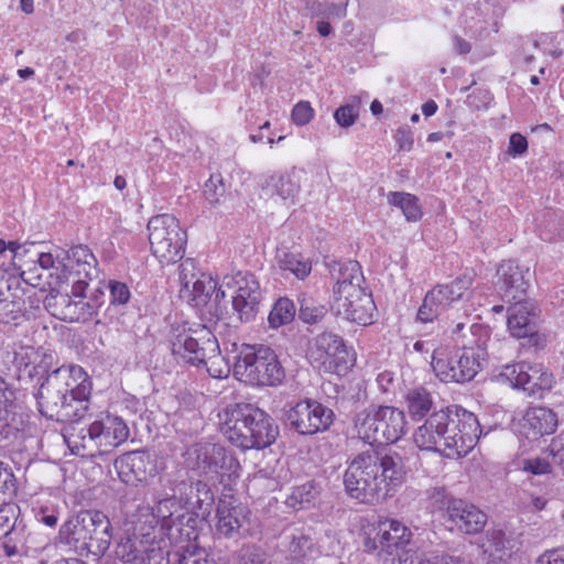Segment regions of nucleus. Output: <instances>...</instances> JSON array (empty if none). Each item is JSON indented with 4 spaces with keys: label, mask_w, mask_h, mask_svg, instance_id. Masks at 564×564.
<instances>
[{
    "label": "nucleus",
    "mask_w": 564,
    "mask_h": 564,
    "mask_svg": "<svg viewBox=\"0 0 564 564\" xmlns=\"http://www.w3.org/2000/svg\"><path fill=\"white\" fill-rule=\"evenodd\" d=\"M404 478V463L400 454L389 452L381 455L369 448L347 463L344 487L350 498L373 503L400 487Z\"/></svg>",
    "instance_id": "obj_1"
},
{
    "label": "nucleus",
    "mask_w": 564,
    "mask_h": 564,
    "mask_svg": "<svg viewBox=\"0 0 564 564\" xmlns=\"http://www.w3.org/2000/svg\"><path fill=\"white\" fill-rule=\"evenodd\" d=\"M480 427L476 415L466 410L433 411L420 425L413 441L422 451L436 452L448 458L466 456L479 440Z\"/></svg>",
    "instance_id": "obj_2"
},
{
    "label": "nucleus",
    "mask_w": 564,
    "mask_h": 564,
    "mask_svg": "<svg viewBox=\"0 0 564 564\" xmlns=\"http://www.w3.org/2000/svg\"><path fill=\"white\" fill-rule=\"evenodd\" d=\"M83 377L82 369L59 367L52 371L41 384L36 394L43 415L58 422L77 421L84 417L88 406L90 383Z\"/></svg>",
    "instance_id": "obj_3"
},
{
    "label": "nucleus",
    "mask_w": 564,
    "mask_h": 564,
    "mask_svg": "<svg viewBox=\"0 0 564 564\" xmlns=\"http://www.w3.org/2000/svg\"><path fill=\"white\" fill-rule=\"evenodd\" d=\"M219 426L227 440L242 448H264L279 435L272 417L251 403H236L218 413Z\"/></svg>",
    "instance_id": "obj_4"
},
{
    "label": "nucleus",
    "mask_w": 564,
    "mask_h": 564,
    "mask_svg": "<svg viewBox=\"0 0 564 564\" xmlns=\"http://www.w3.org/2000/svg\"><path fill=\"white\" fill-rule=\"evenodd\" d=\"M468 332L471 338L463 339L462 347L453 354H448L445 349H433L431 365L441 381L467 382L480 370L488 355L489 329L480 324H471Z\"/></svg>",
    "instance_id": "obj_5"
},
{
    "label": "nucleus",
    "mask_w": 564,
    "mask_h": 564,
    "mask_svg": "<svg viewBox=\"0 0 564 564\" xmlns=\"http://www.w3.org/2000/svg\"><path fill=\"white\" fill-rule=\"evenodd\" d=\"M172 352L184 362L205 368L213 378H226L230 372L216 336L205 325L180 330L172 340Z\"/></svg>",
    "instance_id": "obj_6"
},
{
    "label": "nucleus",
    "mask_w": 564,
    "mask_h": 564,
    "mask_svg": "<svg viewBox=\"0 0 564 564\" xmlns=\"http://www.w3.org/2000/svg\"><path fill=\"white\" fill-rule=\"evenodd\" d=\"M58 540L78 555H100L110 545L111 523L101 511L84 510L63 523Z\"/></svg>",
    "instance_id": "obj_7"
},
{
    "label": "nucleus",
    "mask_w": 564,
    "mask_h": 564,
    "mask_svg": "<svg viewBox=\"0 0 564 564\" xmlns=\"http://www.w3.org/2000/svg\"><path fill=\"white\" fill-rule=\"evenodd\" d=\"M365 278L357 261H347L339 269L332 308L345 319L368 325L376 310L371 294L364 286Z\"/></svg>",
    "instance_id": "obj_8"
},
{
    "label": "nucleus",
    "mask_w": 564,
    "mask_h": 564,
    "mask_svg": "<svg viewBox=\"0 0 564 564\" xmlns=\"http://www.w3.org/2000/svg\"><path fill=\"white\" fill-rule=\"evenodd\" d=\"M234 373L250 386H278L285 372L276 354L268 346L243 345L236 357Z\"/></svg>",
    "instance_id": "obj_9"
},
{
    "label": "nucleus",
    "mask_w": 564,
    "mask_h": 564,
    "mask_svg": "<svg viewBox=\"0 0 564 564\" xmlns=\"http://www.w3.org/2000/svg\"><path fill=\"white\" fill-rule=\"evenodd\" d=\"M404 413L388 405H371L359 412L355 420V427L359 438L368 444L394 443L405 432Z\"/></svg>",
    "instance_id": "obj_10"
},
{
    "label": "nucleus",
    "mask_w": 564,
    "mask_h": 564,
    "mask_svg": "<svg viewBox=\"0 0 564 564\" xmlns=\"http://www.w3.org/2000/svg\"><path fill=\"white\" fill-rule=\"evenodd\" d=\"M185 463L188 468L206 476L212 481L225 482L239 476L240 464L223 445L199 442L187 448Z\"/></svg>",
    "instance_id": "obj_11"
},
{
    "label": "nucleus",
    "mask_w": 564,
    "mask_h": 564,
    "mask_svg": "<svg viewBox=\"0 0 564 564\" xmlns=\"http://www.w3.org/2000/svg\"><path fill=\"white\" fill-rule=\"evenodd\" d=\"M149 241L153 256L162 263H174L185 253L186 231L169 214L152 217L148 223Z\"/></svg>",
    "instance_id": "obj_12"
},
{
    "label": "nucleus",
    "mask_w": 564,
    "mask_h": 564,
    "mask_svg": "<svg viewBox=\"0 0 564 564\" xmlns=\"http://www.w3.org/2000/svg\"><path fill=\"white\" fill-rule=\"evenodd\" d=\"M474 274L464 273L449 283L437 284L429 291L417 311V319L422 323L433 322L455 302L469 299V289Z\"/></svg>",
    "instance_id": "obj_13"
},
{
    "label": "nucleus",
    "mask_w": 564,
    "mask_h": 564,
    "mask_svg": "<svg viewBox=\"0 0 564 564\" xmlns=\"http://www.w3.org/2000/svg\"><path fill=\"white\" fill-rule=\"evenodd\" d=\"M180 297L192 306L199 307L207 304L215 293L216 300L226 296L225 291L217 290V282L204 272H200L193 259H185L178 267Z\"/></svg>",
    "instance_id": "obj_14"
},
{
    "label": "nucleus",
    "mask_w": 564,
    "mask_h": 564,
    "mask_svg": "<svg viewBox=\"0 0 564 564\" xmlns=\"http://www.w3.org/2000/svg\"><path fill=\"white\" fill-rule=\"evenodd\" d=\"M500 376L513 388H521L533 397H542L554 383L553 375L543 365L527 361L503 366Z\"/></svg>",
    "instance_id": "obj_15"
},
{
    "label": "nucleus",
    "mask_w": 564,
    "mask_h": 564,
    "mask_svg": "<svg viewBox=\"0 0 564 564\" xmlns=\"http://www.w3.org/2000/svg\"><path fill=\"white\" fill-rule=\"evenodd\" d=\"M227 286L234 289L232 308L242 323L256 318L261 300L260 284L254 274L237 272L225 278Z\"/></svg>",
    "instance_id": "obj_16"
},
{
    "label": "nucleus",
    "mask_w": 564,
    "mask_h": 564,
    "mask_svg": "<svg viewBox=\"0 0 564 564\" xmlns=\"http://www.w3.org/2000/svg\"><path fill=\"white\" fill-rule=\"evenodd\" d=\"M311 357L325 372L343 375L349 368L347 347L343 338L333 333H322L314 339Z\"/></svg>",
    "instance_id": "obj_17"
},
{
    "label": "nucleus",
    "mask_w": 564,
    "mask_h": 564,
    "mask_svg": "<svg viewBox=\"0 0 564 564\" xmlns=\"http://www.w3.org/2000/svg\"><path fill=\"white\" fill-rule=\"evenodd\" d=\"M333 411L315 400L297 402L286 413V421L300 434L325 431L333 422Z\"/></svg>",
    "instance_id": "obj_18"
},
{
    "label": "nucleus",
    "mask_w": 564,
    "mask_h": 564,
    "mask_svg": "<svg viewBox=\"0 0 564 564\" xmlns=\"http://www.w3.org/2000/svg\"><path fill=\"white\" fill-rule=\"evenodd\" d=\"M376 534L365 541V547L368 551H381L389 555L402 550L411 541L412 533L408 527L394 519H384L379 521L375 528Z\"/></svg>",
    "instance_id": "obj_19"
},
{
    "label": "nucleus",
    "mask_w": 564,
    "mask_h": 564,
    "mask_svg": "<svg viewBox=\"0 0 564 564\" xmlns=\"http://www.w3.org/2000/svg\"><path fill=\"white\" fill-rule=\"evenodd\" d=\"M32 249H36L35 243H31ZM36 258L33 262L39 263L40 268L47 271L46 280L51 293H62L69 283L74 271L68 270L64 258L65 250L58 247L51 248L48 251L31 250Z\"/></svg>",
    "instance_id": "obj_20"
},
{
    "label": "nucleus",
    "mask_w": 564,
    "mask_h": 564,
    "mask_svg": "<svg viewBox=\"0 0 564 564\" xmlns=\"http://www.w3.org/2000/svg\"><path fill=\"white\" fill-rule=\"evenodd\" d=\"M115 468L122 482L135 486L156 474L151 455L144 451L128 452L115 460Z\"/></svg>",
    "instance_id": "obj_21"
},
{
    "label": "nucleus",
    "mask_w": 564,
    "mask_h": 564,
    "mask_svg": "<svg viewBox=\"0 0 564 564\" xmlns=\"http://www.w3.org/2000/svg\"><path fill=\"white\" fill-rule=\"evenodd\" d=\"M445 521L451 523V530L464 534H477L487 523V514L473 503L457 499L449 506Z\"/></svg>",
    "instance_id": "obj_22"
},
{
    "label": "nucleus",
    "mask_w": 564,
    "mask_h": 564,
    "mask_svg": "<svg viewBox=\"0 0 564 564\" xmlns=\"http://www.w3.org/2000/svg\"><path fill=\"white\" fill-rule=\"evenodd\" d=\"M499 289L508 300L522 301L530 285L531 272L514 261H503L497 269Z\"/></svg>",
    "instance_id": "obj_23"
},
{
    "label": "nucleus",
    "mask_w": 564,
    "mask_h": 564,
    "mask_svg": "<svg viewBox=\"0 0 564 564\" xmlns=\"http://www.w3.org/2000/svg\"><path fill=\"white\" fill-rule=\"evenodd\" d=\"M90 424L99 446V455L107 454L124 443L130 434L126 422L118 416L106 415Z\"/></svg>",
    "instance_id": "obj_24"
},
{
    "label": "nucleus",
    "mask_w": 564,
    "mask_h": 564,
    "mask_svg": "<svg viewBox=\"0 0 564 564\" xmlns=\"http://www.w3.org/2000/svg\"><path fill=\"white\" fill-rule=\"evenodd\" d=\"M558 425L557 414L545 406L530 408L522 420V433L527 438L538 440L553 434Z\"/></svg>",
    "instance_id": "obj_25"
},
{
    "label": "nucleus",
    "mask_w": 564,
    "mask_h": 564,
    "mask_svg": "<svg viewBox=\"0 0 564 564\" xmlns=\"http://www.w3.org/2000/svg\"><path fill=\"white\" fill-rule=\"evenodd\" d=\"M246 520L243 506L221 500L217 507L216 533L225 538H236Z\"/></svg>",
    "instance_id": "obj_26"
},
{
    "label": "nucleus",
    "mask_w": 564,
    "mask_h": 564,
    "mask_svg": "<svg viewBox=\"0 0 564 564\" xmlns=\"http://www.w3.org/2000/svg\"><path fill=\"white\" fill-rule=\"evenodd\" d=\"M70 452L80 457H95L99 455V446L94 436L91 424L88 426L73 425L64 436Z\"/></svg>",
    "instance_id": "obj_27"
},
{
    "label": "nucleus",
    "mask_w": 564,
    "mask_h": 564,
    "mask_svg": "<svg viewBox=\"0 0 564 564\" xmlns=\"http://www.w3.org/2000/svg\"><path fill=\"white\" fill-rule=\"evenodd\" d=\"M508 328L517 338H524L535 334L532 305L528 302L517 301L508 311Z\"/></svg>",
    "instance_id": "obj_28"
},
{
    "label": "nucleus",
    "mask_w": 564,
    "mask_h": 564,
    "mask_svg": "<svg viewBox=\"0 0 564 564\" xmlns=\"http://www.w3.org/2000/svg\"><path fill=\"white\" fill-rule=\"evenodd\" d=\"M64 258L68 270L74 271V274H83L85 278H90L96 269L97 260L87 246L79 245L65 250Z\"/></svg>",
    "instance_id": "obj_29"
},
{
    "label": "nucleus",
    "mask_w": 564,
    "mask_h": 564,
    "mask_svg": "<svg viewBox=\"0 0 564 564\" xmlns=\"http://www.w3.org/2000/svg\"><path fill=\"white\" fill-rule=\"evenodd\" d=\"M64 307L62 308V319L69 323L87 322L97 313L98 305L95 302L84 301L83 299L72 300L66 293L62 296Z\"/></svg>",
    "instance_id": "obj_30"
},
{
    "label": "nucleus",
    "mask_w": 564,
    "mask_h": 564,
    "mask_svg": "<svg viewBox=\"0 0 564 564\" xmlns=\"http://www.w3.org/2000/svg\"><path fill=\"white\" fill-rule=\"evenodd\" d=\"M348 2H328L319 0H305V10L311 18L321 20H341L347 15Z\"/></svg>",
    "instance_id": "obj_31"
},
{
    "label": "nucleus",
    "mask_w": 564,
    "mask_h": 564,
    "mask_svg": "<svg viewBox=\"0 0 564 564\" xmlns=\"http://www.w3.org/2000/svg\"><path fill=\"white\" fill-rule=\"evenodd\" d=\"M405 401L408 413L413 420L423 419L434 409L433 398L424 388L410 390L406 394Z\"/></svg>",
    "instance_id": "obj_32"
},
{
    "label": "nucleus",
    "mask_w": 564,
    "mask_h": 564,
    "mask_svg": "<svg viewBox=\"0 0 564 564\" xmlns=\"http://www.w3.org/2000/svg\"><path fill=\"white\" fill-rule=\"evenodd\" d=\"M388 203L400 208L408 221H416L422 216L421 206L416 196L404 192H390Z\"/></svg>",
    "instance_id": "obj_33"
},
{
    "label": "nucleus",
    "mask_w": 564,
    "mask_h": 564,
    "mask_svg": "<svg viewBox=\"0 0 564 564\" xmlns=\"http://www.w3.org/2000/svg\"><path fill=\"white\" fill-rule=\"evenodd\" d=\"M279 268L283 271H290L297 279H305L312 271V263L301 253L281 252L276 257Z\"/></svg>",
    "instance_id": "obj_34"
},
{
    "label": "nucleus",
    "mask_w": 564,
    "mask_h": 564,
    "mask_svg": "<svg viewBox=\"0 0 564 564\" xmlns=\"http://www.w3.org/2000/svg\"><path fill=\"white\" fill-rule=\"evenodd\" d=\"M296 313L295 304L288 297L279 299L272 306L268 322L271 328H279L291 323Z\"/></svg>",
    "instance_id": "obj_35"
},
{
    "label": "nucleus",
    "mask_w": 564,
    "mask_h": 564,
    "mask_svg": "<svg viewBox=\"0 0 564 564\" xmlns=\"http://www.w3.org/2000/svg\"><path fill=\"white\" fill-rule=\"evenodd\" d=\"M273 188L274 194L284 200H294L300 192V184L290 173L272 175L267 182Z\"/></svg>",
    "instance_id": "obj_36"
},
{
    "label": "nucleus",
    "mask_w": 564,
    "mask_h": 564,
    "mask_svg": "<svg viewBox=\"0 0 564 564\" xmlns=\"http://www.w3.org/2000/svg\"><path fill=\"white\" fill-rule=\"evenodd\" d=\"M317 497V490L313 482H305L295 487L292 494L288 497L286 503L292 508L305 509L308 508Z\"/></svg>",
    "instance_id": "obj_37"
},
{
    "label": "nucleus",
    "mask_w": 564,
    "mask_h": 564,
    "mask_svg": "<svg viewBox=\"0 0 564 564\" xmlns=\"http://www.w3.org/2000/svg\"><path fill=\"white\" fill-rule=\"evenodd\" d=\"M180 503L174 492L172 497L159 501L154 508V516L161 520L163 528L170 529L175 524L174 514L180 509Z\"/></svg>",
    "instance_id": "obj_38"
},
{
    "label": "nucleus",
    "mask_w": 564,
    "mask_h": 564,
    "mask_svg": "<svg viewBox=\"0 0 564 564\" xmlns=\"http://www.w3.org/2000/svg\"><path fill=\"white\" fill-rule=\"evenodd\" d=\"M427 499L433 511L444 512V519L448 514L449 506L458 498L448 495L443 487H433L427 490Z\"/></svg>",
    "instance_id": "obj_39"
},
{
    "label": "nucleus",
    "mask_w": 564,
    "mask_h": 564,
    "mask_svg": "<svg viewBox=\"0 0 564 564\" xmlns=\"http://www.w3.org/2000/svg\"><path fill=\"white\" fill-rule=\"evenodd\" d=\"M20 509L15 503L0 506V539L9 536L15 528Z\"/></svg>",
    "instance_id": "obj_40"
},
{
    "label": "nucleus",
    "mask_w": 564,
    "mask_h": 564,
    "mask_svg": "<svg viewBox=\"0 0 564 564\" xmlns=\"http://www.w3.org/2000/svg\"><path fill=\"white\" fill-rule=\"evenodd\" d=\"M324 305H316L312 299L303 297L300 300V318L306 324L319 322L326 314Z\"/></svg>",
    "instance_id": "obj_41"
},
{
    "label": "nucleus",
    "mask_w": 564,
    "mask_h": 564,
    "mask_svg": "<svg viewBox=\"0 0 564 564\" xmlns=\"http://www.w3.org/2000/svg\"><path fill=\"white\" fill-rule=\"evenodd\" d=\"M196 480L184 479L178 481L173 488V492L177 497L178 501L183 503L187 509L192 511L196 510V505L193 503L196 500L195 489Z\"/></svg>",
    "instance_id": "obj_42"
},
{
    "label": "nucleus",
    "mask_w": 564,
    "mask_h": 564,
    "mask_svg": "<svg viewBox=\"0 0 564 564\" xmlns=\"http://www.w3.org/2000/svg\"><path fill=\"white\" fill-rule=\"evenodd\" d=\"M540 237L543 240H554L564 237V216L550 215V218L540 226Z\"/></svg>",
    "instance_id": "obj_43"
},
{
    "label": "nucleus",
    "mask_w": 564,
    "mask_h": 564,
    "mask_svg": "<svg viewBox=\"0 0 564 564\" xmlns=\"http://www.w3.org/2000/svg\"><path fill=\"white\" fill-rule=\"evenodd\" d=\"M280 485V481L265 469L257 471L249 480V488L254 491L271 492Z\"/></svg>",
    "instance_id": "obj_44"
},
{
    "label": "nucleus",
    "mask_w": 564,
    "mask_h": 564,
    "mask_svg": "<svg viewBox=\"0 0 564 564\" xmlns=\"http://www.w3.org/2000/svg\"><path fill=\"white\" fill-rule=\"evenodd\" d=\"M487 551L502 558L509 549L510 541L502 530H491L487 533Z\"/></svg>",
    "instance_id": "obj_45"
},
{
    "label": "nucleus",
    "mask_w": 564,
    "mask_h": 564,
    "mask_svg": "<svg viewBox=\"0 0 564 564\" xmlns=\"http://www.w3.org/2000/svg\"><path fill=\"white\" fill-rule=\"evenodd\" d=\"M178 564H214L206 550L197 545H187L178 556Z\"/></svg>",
    "instance_id": "obj_46"
},
{
    "label": "nucleus",
    "mask_w": 564,
    "mask_h": 564,
    "mask_svg": "<svg viewBox=\"0 0 564 564\" xmlns=\"http://www.w3.org/2000/svg\"><path fill=\"white\" fill-rule=\"evenodd\" d=\"M225 192V184L220 175H212L205 183L204 196L212 205L219 203Z\"/></svg>",
    "instance_id": "obj_47"
},
{
    "label": "nucleus",
    "mask_w": 564,
    "mask_h": 564,
    "mask_svg": "<svg viewBox=\"0 0 564 564\" xmlns=\"http://www.w3.org/2000/svg\"><path fill=\"white\" fill-rule=\"evenodd\" d=\"M521 469L534 476L547 475L552 471V465L547 458L533 457L521 462Z\"/></svg>",
    "instance_id": "obj_48"
},
{
    "label": "nucleus",
    "mask_w": 564,
    "mask_h": 564,
    "mask_svg": "<svg viewBox=\"0 0 564 564\" xmlns=\"http://www.w3.org/2000/svg\"><path fill=\"white\" fill-rule=\"evenodd\" d=\"M195 489L196 495V510L205 512L208 510V508L214 502V495L213 491L205 481L203 480H196V487H193Z\"/></svg>",
    "instance_id": "obj_49"
},
{
    "label": "nucleus",
    "mask_w": 564,
    "mask_h": 564,
    "mask_svg": "<svg viewBox=\"0 0 564 564\" xmlns=\"http://www.w3.org/2000/svg\"><path fill=\"white\" fill-rule=\"evenodd\" d=\"M359 110L358 107L352 105H344L340 106L334 112V119L338 126L341 128L351 127L356 120L358 119Z\"/></svg>",
    "instance_id": "obj_50"
},
{
    "label": "nucleus",
    "mask_w": 564,
    "mask_h": 564,
    "mask_svg": "<svg viewBox=\"0 0 564 564\" xmlns=\"http://www.w3.org/2000/svg\"><path fill=\"white\" fill-rule=\"evenodd\" d=\"M142 553L131 540L120 543L116 551L117 556L127 564H138Z\"/></svg>",
    "instance_id": "obj_51"
},
{
    "label": "nucleus",
    "mask_w": 564,
    "mask_h": 564,
    "mask_svg": "<svg viewBox=\"0 0 564 564\" xmlns=\"http://www.w3.org/2000/svg\"><path fill=\"white\" fill-rule=\"evenodd\" d=\"M291 117L296 126H305L313 119L314 109L308 101H300L293 107Z\"/></svg>",
    "instance_id": "obj_52"
},
{
    "label": "nucleus",
    "mask_w": 564,
    "mask_h": 564,
    "mask_svg": "<svg viewBox=\"0 0 564 564\" xmlns=\"http://www.w3.org/2000/svg\"><path fill=\"white\" fill-rule=\"evenodd\" d=\"M549 451L553 465L564 471V430L552 440Z\"/></svg>",
    "instance_id": "obj_53"
},
{
    "label": "nucleus",
    "mask_w": 564,
    "mask_h": 564,
    "mask_svg": "<svg viewBox=\"0 0 564 564\" xmlns=\"http://www.w3.org/2000/svg\"><path fill=\"white\" fill-rule=\"evenodd\" d=\"M11 392H7V384L0 377V421H8L13 403L10 399Z\"/></svg>",
    "instance_id": "obj_54"
},
{
    "label": "nucleus",
    "mask_w": 564,
    "mask_h": 564,
    "mask_svg": "<svg viewBox=\"0 0 564 564\" xmlns=\"http://www.w3.org/2000/svg\"><path fill=\"white\" fill-rule=\"evenodd\" d=\"M110 300L113 304H126L130 299V291L124 283H110Z\"/></svg>",
    "instance_id": "obj_55"
},
{
    "label": "nucleus",
    "mask_w": 564,
    "mask_h": 564,
    "mask_svg": "<svg viewBox=\"0 0 564 564\" xmlns=\"http://www.w3.org/2000/svg\"><path fill=\"white\" fill-rule=\"evenodd\" d=\"M399 564H433V555L426 556L416 551H404L399 555Z\"/></svg>",
    "instance_id": "obj_56"
},
{
    "label": "nucleus",
    "mask_w": 564,
    "mask_h": 564,
    "mask_svg": "<svg viewBox=\"0 0 564 564\" xmlns=\"http://www.w3.org/2000/svg\"><path fill=\"white\" fill-rule=\"evenodd\" d=\"M7 250H9L12 253L13 260H20L26 253L31 252V249L25 248V246H22L17 241L7 242L3 239H0V254H3Z\"/></svg>",
    "instance_id": "obj_57"
},
{
    "label": "nucleus",
    "mask_w": 564,
    "mask_h": 564,
    "mask_svg": "<svg viewBox=\"0 0 564 564\" xmlns=\"http://www.w3.org/2000/svg\"><path fill=\"white\" fill-rule=\"evenodd\" d=\"M90 278H85L83 274H74L70 276L69 282L72 281V292L70 295L75 299H83L85 296V291L88 286V281Z\"/></svg>",
    "instance_id": "obj_58"
},
{
    "label": "nucleus",
    "mask_w": 564,
    "mask_h": 564,
    "mask_svg": "<svg viewBox=\"0 0 564 564\" xmlns=\"http://www.w3.org/2000/svg\"><path fill=\"white\" fill-rule=\"evenodd\" d=\"M535 564H564V547L545 551Z\"/></svg>",
    "instance_id": "obj_59"
},
{
    "label": "nucleus",
    "mask_w": 564,
    "mask_h": 564,
    "mask_svg": "<svg viewBox=\"0 0 564 564\" xmlns=\"http://www.w3.org/2000/svg\"><path fill=\"white\" fill-rule=\"evenodd\" d=\"M527 149H528V142H527V139L522 134L512 133L510 135L509 150H508V152L510 154H512L513 156L521 155L527 151Z\"/></svg>",
    "instance_id": "obj_60"
},
{
    "label": "nucleus",
    "mask_w": 564,
    "mask_h": 564,
    "mask_svg": "<svg viewBox=\"0 0 564 564\" xmlns=\"http://www.w3.org/2000/svg\"><path fill=\"white\" fill-rule=\"evenodd\" d=\"M395 141L399 150L410 151L413 145V138L410 129L405 127L399 128L395 133Z\"/></svg>",
    "instance_id": "obj_61"
},
{
    "label": "nucleus",
    "mask_w": 564,
    "mask_h": 564,
    "mask_svg": "<svg viewBox=\"0 0 564 564\" xmlns=\"http://www.w3.org/2000/svg\"><path fill=\"white\" fill-rule=\"evenodd\" d=\"M377 383L382 392H388L393 383V376L390 371H382L377 377Z\"/></svg>",
    "instance_id": "obj_62"
},
{
    "label": "nucleus",
    "mask_w": 564,
    "mask_h": 564,
    "mask_svg": "<svg viewBox=\"0 0 564 564\" xmlns=\"http://www.w3.org/2000/svg\"><path fill=\"white\" fill-rule=\"evenodd\" d=\"M453 43H454V50L458 54H467L471 50L470 43L458 35L453 36Z\"/></svg>",
    "instance_id": "obj_63"
},
{
    "label": "nucleus",
    "mask_w": 564,
    "mask_h": 564,
    "mask_svg": "<svg viewBox=\"0 0 564 564\" xmlns=\"http://www.w3.org/2000/svg\"><path fill=\"white\" fill-rule=\"evenodd\" d=\"M433 564H466V563L456 556L433 555Z\"/></svg>",
    "instance_id": "obj_64"
}]
</instances>
